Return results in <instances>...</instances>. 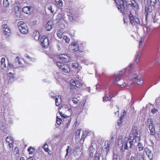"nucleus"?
<instances>
[{
	"label": "nucleus",
	"mask_w": 160,
	"mask_h": 160,
	"mask_svg": "<svg viewBox=\"0 0 160 160\" xmlns=\"http://www.w3.org/2000/svg\"><path fill=\"white\" fill-rule=\"evenodd\" d=\"M135 142L134 138H125L123 139L122 136H120L118 138V144L120 150L124 152L125 150L128 149L129 148H132V146Z\"/></svg>",
	"instance_id": "1"
},
{
	"label": "nucleus",
	"mask_w": 160,
	"mask_h": 160,
	"mask_svg": "<svg viewBox=\"0 0 160 160\" xmlns=\"http://www.w3.org/2000/svg\"><path fill=\"white\" fill-rule=\"evenodd\" d=\"M131 136L132 138H134L135 142H138L140 140L139 131L138 130L137 126H134L132 127L129 138H131Z\"/></svg>",
	"instance_id": "2"
},
{
	"label": "nucleus",
	"mask_w": 160,
	"mask_h": 160,
	"mask_svg": "<svg viewBox=\"0 0 160 160\" xmlns=\"http://www.w3.org/2000/svg\"><path fill=\"white\" fill-rule=\"evenodd\" d=\"M71 48L74 52L79 51L82 52L83 51V46L82 43L79 41H75L72 43Z\"/></svg>",
	"instance_id": "3"
},
{
	"label": "nucleus",
	"mask_w": 160,
	"mask_h": 160,
	"mask_svg": "<svg viewBox=\"0 0 160 160\" xmlns=\"http://www.w3.org/2000/svg\"><path fill=\"white\" fill-rule=\"evenodd\" d=\"M22 60L19 59L18 57H17L16 58L13 64L9 63L8 64V68H18L24 67L23 64L22 63Z\"/></svg>",
	"instance_id": "4"
},
{
	"label": "nucleus",
	"mask_w": 160,
	"mask_h": 160,
	"mask_svg": "<svg viewBox=\"0 0 160 160\" xmlns=\"http://www.w3.org/2000/svg\"><path fill=\"white\" fill-rule=\"evenodd\" d=\"M18 25V29L22 33L27 34L29 33V28L26 23L23 22H20Z\"/></svg>",
	"instance_id": "5"
},
{
	"label": "nucleus",
	"mask_w": 160,
	"mask_h": 160,
	"mask_svg": "<svg viewBox=\"0 0 160 160\" xmlns=\"http://www.w3.org/2000/svg\"><path fill=\"white\" fill-rule=\"evenodd\" d=\"M116 3L118 9L121 12H122L124 9L127 7V3L123 0H114Z\"/></svg>",
	"instance_id": "6"
},
{
	"label": "nucleus",
	"mask_w": 160,
	"mask_h": 160,
	"mask_svg": "<svg viewBox=\"0 0 160 160\" xmlns=\"http://www.w3.org/2000/svg\"><path fill=\"white\" fill-rule=\"evenodd\" d=\"M83 85V84L79 82L78 80H71V89L75 88V87L78 88H79L82 87Z\"/></svg>",
	"instance_id": "7"
},
{
	"label": "nucleus",
	"mask_w": 160,
	"mask_h": 160,
	"mask_svg": "<svg viewBox=\"0 0 160 160\" xmlns=\"http://www.w3.org/2000/svg\"><path fill=\"white\" fill-rule=\"evenodd\" d=\"M131 23L133 25L138 24L140 23L139 19L137 17L134 16L132 13L130 12L128 15Z\"/></svg>",
	"instance_id": "8"
},
{
	"label": "nucleus",
	"mask_w": 160,
	"mask_h": 160,
	"mask_svg": "<svg viewBox=\"0 0 160 160\" xmlns=\"http://www.w3.org/2000/svg\"><path fill=\"white\" fill-rule=\"evenodd\" d=\"M41 41L42 45L43 47L46 48L48 47L49 42L48 39L46 36H43L41 39Z\"/></svg>",
	"instance_id": "9"
},
{
	"label": "nucleus",
	"mask_w": 160,
	"mask_h": 160,
	"mask_svg": "<svg viewBox=\"0 0 160 160\" xmlns=\"http://www.w3.org/2000/svg\"><path fill=\"white\" fill-rule=\"evenodd\" d=\"M3 33L6 35L7 38H8L11 35V30L8 26L6 24L3 25Z\"/></svg>",
	"instance_id": "10"
},
{
	"label": "nucleus",
	"mask_w": 160,
	"mask_h": 160,
	"mask_svg": "<svg viewBox=\"0 0 160 160\" xmlns=\"http://www.w3.org/2000/svg\"><path fill=\"white\" fill-rule=\"evenodd\" d=\"M152 122V119L149 118L148 119V122L149 123L148 128L150 130L151 134L153 135L155 133V129Z\"/></svg>",
	"instance_id": "11"
},
{
	"label": "nucleus",
	"mask_w": 160,
	"mask_h": 160,
	"mask_svg": "<svg viewBox=\"0 0 160 160\" xmlns=\"http://www.w3.org/2000/svg\"><path fill=\"white\" fill-rule=\"evenodd\" d=\"M58 58L62 61L65 62H68L69 59V57L65 54L59 55L58 56Z\"/></svg>",
	"instance_id": "12"
},
{
	"label": "nucleus",
	"mask_w": 160,
	"mask_h": 160,
	"mask_svg": "<svg viewBox=\"0 0 160 160\" xmlns=\"http://www.w3.org/2000/svg\"><path fill=\"white\" fill-rule=\"evenodd\" d=\"M152 11V8L151 5H146L145 8V15L146 19L147 18L148 14H149Z\"/></svg>",
	"instance_id": "13"
},
{
	"label": "nucleus",
	"mask_w": 160,
	"mask_h": 160,
	"mask_svg": "<svg viewBox=\"0 0 160 160\" xmlns=\"http://www.w3.org/2000/svg\"><path fill=\"white\" fill-rule=\"evenodd\" d=\"M110 145V142L107 141L105 142L104 145L103 147V151L105 152L106 153H107L109 150V146Z\"/></svg>",
	"instance_id": "14"
},
{
	"label": "nucleus",
	"mask_w": 160,
	"mask_h": 160,
	"mask_svg": "<svg viewBox=\"0 0 160 160\" xmlns=\"http://www.w3.org/2000/svg\"><path fill=\"white\" fill-rule=\"evenodd\" d=\"M50 97L53 98L55 99V104L57 106H58L60 105L61 103V97L59 96H58L57 97V96H52L51 94L50 95Z\"/></svg>",
	"instance_id": "15"
},
{
	"label": "nucleus",
	"mask_w": 160,
	"mask_h": 160,
	"mask_svg": "<svg viewBox=\"0 0 160 160\" xmlns=\"http://www.w3.org/2000/svg\"><path fill=\"white\" fill-rule=\"evenodd\" d=\"M134 154L137 160H144V156L142 153L140 152L138 153L137 151H135Z\"/></svg>",
	"instance_id": "16"
},
{
	"label": "nucleus",
	"mask_w": 160,
	"mask_h": 160,
	"mask_svg": "<svg viewBox=\"0 0 160 160\" xmlns=\"http://www.w3.org/2000/svg\"><path fill=\"white\" fill-rule=\"evenodd\" d=\"M78 20V18L76 13L72 12L71 13V21L72 22H77Z\"/></svg>",
	"instance_id": "17"
},
{
	"label": "nucleus",
	"mask_w": 160,
	"mask_h": 160,
	"mask_svg": "<svg viewBox=\"0 0 160 160\" xmlns=\"http://www.w3.org/2000/svg\"><path fill=\"white\" fill-rule=\"evenodd\" d=\"M144 151L145 152L149 159L151 160L152 159V154L151 151L147 148H145Z\"/></svg>",
	"instance_id": "18"
},
{
	"label": "nucleus",
	"mask_w": 160,
	"mask_h": 160,
	"mask_svg": "<svg viewBox=\"0 0 160 160\" xmlns=\"http://www.w3.org/2000/svg\"><path fill=\"white\" fill-rule=\"evenodd\" d=\"M133 64H131L129 65L128 67L124 69L123 70H121L119 72V74H121L124 73L127 71H129L131 69V67L132 66Z\"/></svg>",
	"instance_id": "19"
},
{
	"label": "nucleus",
	"mask_w": 160,
	"mask_h": 160,
	"mask_svg": "<svg viewBox=\"0 0 160 160\" xmlns=\"http://www.w3.org/2000/svg\"><path fill=\"white\" fill-rule=\"evenodd\" d=\"M63 71L65 72H70V68L69 66L67 64H64L63 65V67L62 68Z\"/></svg>",
	"instance_id": "20"
},
{
	"label": "nucleus",
	"mask_w": 160,
	"mask_h": 160,
	"mask_svg": "<svg viewBox=\"0 0 160 160\" xmlns=\"http://www.w3.org/2000/svg\"><path fill=\"white\" fill-rule=\"evenodd\" d=\"M118 84L120 87L122 88L126 87L127 84L123 79H121Z\"/></svg>",
	"instance_id": "21"
},
{
	"label": "nucleus",
	"mask_w": 160,
	"mask_h": 160,
	"mask_svg": "<svg viewBox=\"0 0 160 160\" xmlns=\"http://www.w3.org/2000/svg\"><path fill=\"white\" fill-rule=\"evenodd\" d=\"M72 67L74 69H76L78 68V69L80 70L82 68V67L81 66H79L77 62H73L72 63Z\"/></svg>",
	"instance_id": "22"
},
{
	"label": "nucleus",
	"mask_w": 160,
	"mask_h": 160,
	"mask_svg": "<svg viewBox=\"0 0 160 160\" xmlns=\"http://www.w3.org/2000/svg\"><path fill=\"white\" fill-rule=\"evenodd\" d=\"M82 148L79 147H78L75 148L73 153L75 155H78L80 154L81 152Z\"/></svg>",
	"instance_id": "23"
},
{
	"label": "nucleus",
	"mask_w": 160,
	"mask_h": 160,
	"mask_svg": "<svg viewBox=\"0 0 160 160\" xmlns=\"http://www.w3.org/2000/svg\"><path fill=\"white\" fill-rule=\"evenodd\" d=\"M30 7L29 6H26L24 7L22 9V11L24 13L28 14L30 13Z\"/></svg>",
	"instance_id": "24"
},
{
	"label": "nucleus",
	"mask_w": 160,
	"mask_h": 160,
	"mask_svg": "<svg viewBox=\"0 0 160 160\" xmlns=\"http://www.w3.org/2000/svg\"><path fill=\"white\" fill-rule=\"evenodd\" d=\"M52 22L51 21H48L46 25V28L47 31H50L52 28Z\"/></svg>",
	"instance_id": "25"
},
{
	"label": "nucleus",
	"mask_w": 160,
	"mask_h": 160,
	"mask_svg": "<svg viewBox=\"0 0 160 160\" xmlns=\"http://www.w3.org/2000/svg\"><path fill=\"white\" fill-rule=\"evenodd\" d=\"M95 151V149L92 146H90L89 149V155L90 157H92L93 156V153Z\"/></svg>",
	"instance_id": "26"
},
{
	"label": "nucleus",
	"mask_w": 160,
	"mask_h": 160,
	"mask_svg": "<svg viewBox=\"0 0 160 160\" xmlns=\"http://www.w3.org/2000/svg\"><path fill=\"white\" fill-rule=\"evenodd\" d=\"M111 98V97L110 96L109 94L107 93L104 97H103V100L104 102H107L110 100Z\"/></svg>",
	"instance_id": "27"
},
{
	"label": "nucleus",
	"mask_w": 160,
	"mask_h": 160,
	"mask_svg": "<svg viewBox=\"0 0 160 160\" xmlns=\"http://www.w3.org/2000/svg\"><path fill=\"white\" fill-rule=\"evenodd\" d=\"M5 59L4 58H1V67L2 68H3L6 67V65L5 63Z\"/></svg>",
	"instance_id": "28"
},
{
	"label": "nucleus",
	"mask_w": 160,
	"mask_h": 160,
	"mask_svg": "<svg viewBox=\"0 0 160 160\" xmlns=\"http://www.w3.org/2000/svg\"><path fill=\"white\" fill-rule=\"evenodd\" d=\"M80 97H77L73 98H72V101L74 104H77L80 100Z\"/></svg>",
	"instance_id": "29"
},
{
	"label": "nucleus",
	"mask_w": 160,
	"mask_h": 160,
	"mask_svg": "<svg viewBox=\"0 0 160 160\" xmlns=\"http://www.w3.org/2000/svg\"><path fill=\"white\" fill-rule=\"evenodd\" d=\"M132 7L134 10H137L139 8V6L137 3H132Z\"/></svg>",
	"instance_id": "30"
},
{
	"label": "nucleus",
	"mask_w": 160,
	"mask_h": 160,
	"mask_svg": "<svg viewBox=\"0 0 160 160\" xmlns=\"http://www.w3.org/2000/svg\"><path fill=\"white\" fill-rule=\"evenodd\" d=\"M62 34L63 32L62 30H58L57 32V36L59 38H62Z\"/></svg>",
	"instance_id": "31"
},
{
	"label": "nucleus",
	"mask_w": 160,
	"mask_h": 160,
	"mask_svg": "<svg viewBox=\"0 0 160 160\" xmlns=\"http://www.w3.org/2000/svg\"><path fill=\"white\" fill-rule=\"evenodd\" d=\"M124 115L121 116L120 117L118 121L117 122V125L118 126H120L122 122V120L124 118Z\"/></svg>",
	"instance_id": "32"
},
{
	"label": "nucleus",
	"mask_w": 160,
	"mask_h": 160,
	"mask_svg": "<svg viewBox=\"0 0 160 160\" xmlns=\"http://www.w3.org/2000/svg\"><path fill=\"white\" fill-rule=\"evenodd\" d=\"M54 77L56 79H58L60 78L61 73L57 72H55L54 74Z\"/></svg>",
	"instance_id": "33"
},
{
	"label": "nucleus",
	"mask_w": 160,
	"mask_h": 160,
	"mask_svg": "<svg viewBox=\"0 0 160 160\" xmlns=\"http://www.w3.org/2000/svg\"><path fill=\"white\" fill-rule=\"evenodd\" d=\"M141 55V53L140 52H139L138 53V55L136 56V58L135 59V62L136 63H138L139 61V59Z\"/></svg>",
	"instance_id": "34"
},
{
	"label": "nucleus",
	"mask_w": 160,
	"mask_h": 160,
	"mask_svg": "<svg viewBox=\"0 0 160 160\" xmlns=\"http://www.w3.org/2000/svg\"><path fill=\"white\" fill-rule=\"evenodd\" d=\"M28 150L29 152V154H32L35 151V149L31 147H29Z\"/></svg>",
	"instance_id": "35"
},
{
	"label": "nucleus",
	"mask_w": 160,
	"mask_h": 160,
	"mask_svg": "<svg viewBox=\"0 0 160 160\" xmlns=\"http://www.w3.org/2000/svg\"><path fill=\"white\" fill-rule=\"evenodd\" d=\"M3 6L5 8H7L9 5V3L8 0H3Z\"/></svg>",
	"instance_id": "36"
},
{
	"label": "nucleus",
	"mask_w": 160,
	"mask_h": 160,
	"mask_svg": "<svg viewBox=\"0 0 160 160\" xmlns=\"http://www.w3.org/2000/svg\"><path fill=\"white\" fill-rule=\"evenodd\" d=\"M138 75L136 74H134L132 78H130L131 81H133L134 80H137L138 78Z\"/></svg>",
	"instance_id": "37"
},
{
	"label": "nucleus",
	"mask_w": 160,
	"mask_h": 160,
	"mask_svg": "<svg viewBox=\"0 0 160 160\" xmlns=\"http://www.w3.org/2000/svg\"><path fill=\"white\" fill-rule=\"evenodd\" d=\"M138 149L140 151L142 150L143 148V145L141 143H138Z\"/></svg>",
	"instance_id": "38"
},
{
	"label": "nucleus",
	"mask_w": 160,
	"mask_h": 160,
	"mask_svg": "<svg viewBox=\"0 0 160 160\" xmlns=\"http://www.w3.org/2000/svg\"><path fill=\"white\" fill-rule=\"evenodd\" d=\"M8 77H9V79L11 80H13V74L10 72L8 74Z\"/></svg>",
	"instance_id": "39"
},
{
	"label": "nucleus",
	"mask_w": 160,
	"mask_h": 160,
	"mask_svg": "<svg viewBox=\"0 0 160 160\" xmlns=\"http://www.w3.org/2000/svg\"><path fill=\"white\" fill-rule=\"evenodd\" d=\"M62 14L59 13L57 16V18H56V20L57 22H59L60 20L62 18Z\"/></svg>",
	"instance_id": "40"
},
{
	"label": "nucleus",
	"mask_w": 160,
	"mask_h": 160,
	"mask_svg": "<svg viewBox=\"0 0 160 160\" xmlns=\"http://www.w3.org/2000/svg\"><path fill=\"white\" fill-rule=\"evenodd\" d=\"M121 78H117L113 80V83L114 84H118L119 83V82L120 81V80H121Z\"/></svg>",
	"instance_id": "41"
},
{
	"label": "nucleus",
	"mask_w": 160,
	"mask_h": 160,
	"mask_svg": "<svg viewBox=\"0 0 160 160\" xmlns=\"http://www.w3.org/2000/svg\"><path fill=\"white\" fill-rule=\"evenodd\" d=\"M100 156L101 155L99 153H96L95 155V158L94 160H100Z\"/></svg>",
	"instance_id": "42"
},
{
	"label": "nucleus",
	"mask_w": 160,
	"mask_h": 160,
	"mask_svg": "<svg viewBox=\"0 0 160 160\" xmlns=\"http://www.w3.org/2000/svg\"><path fill=\"white\" fill-rule=\"evenodd\" d=\"M136 82L139 85H141L143 83V80L142 79H138Z\"/></svg>",
	"instance_id": "43"
},
{
	"label": "nucleus",
	"mask_w": 160,
	"mask_h": 160,
	"mask_svg": "<svg viewBox=\"0 0 160 160\" xmlns=\"http://www.w3.org/2000/svg\"><path fill=\"white\" fill-rule=\"evenodd\" d=\"M62 122V120L61 118H58V116H57L56 118V122L57 124L58 125H60Z\"/></svg>",
	"instance_id": "44"
},
{
	"label": "nucleus",
	"mask_w": 160,
	"mask_h": 160,
	"mask_svg": "<svg viewBox=\"0 0 160 160\" xmlns=\"http://www.w3.org/2000/svg\"><path fill=\"white\" fill-rule=\"evenodd\" d=\"M63 38L65 40L66 43H69V42L70 39L67 36H64Z\"/></svg>",
	"instance_id": "45"
},
{
	"label": "nucleus",
	"mask_w": 160,
	"mask_h": 160,
	"mask_svg": "<svg viewBox=\"0 0 160 160\" xmlns=\"http://www.w3.org/2000/svg\"><path fill=\"white\" fill-rule=\"evenodd\" d=\"M118 154L114 152L113 157V160H118Z\"/></svg>",
	"instance_id": "46"
},
{
	"label": "nucleus",
	"mask_w": 160,
	"mask_h": 160,
	"mask_svg": "<svg viewBox=\"0 0 160 160\" xmlns=\"http://www.w3.org/2000/svg\"><path fill=\"white\" fill-rule=\"evenodd\" d=\"M64 65L62 63L60 62H58L57 63V66L60 68L62 69L63 67V65Z\"/></svg>",
	"instance_id": "47"
},
{
	"label": "nucleus",
	"mask_w": 160,
	"mask_h": 160,
	"mask_svg": "<svg viewBox=\"0 0 160 160\" xmlns=\"http://www.w3.org/2000/svg\"><path fill=\"white\" fill-rule=\"evenodd\" d=\"M43 148L44 149V150L46 152H48L49 151V149L48 148V145L46 144V143L44 144L43 146Z\"/></svg>",
	"instance_id": "48"
},
{
	"label": "nucleus",
	"mask_w": 160,
	"mask_h": 160,
	"mask_svg": "<svg viewBox=\"0 0 160 160\" xmlns=\"http://www.w3.org/2000/svg\"><path fill=\"white\" fill-rule=\"evenodd\" d=\"M12 138L11 137H7L6 139V141L8 143H9L11 142H13L12 140Z\"/></svg>",
	"instance_id": "49"
},
{
	"label": "nucleus",
	"mask_w": 160,
	"mask_h": 160,
	"mask_svg": "<svg viewBox=\"0 0 160 160\" xmlns=\"http://www.w3.org/2000/svg\"><path fill=\"white\" fill-rule=\"evenodd\" d=\"M150 1L151 5L154 6L156 3L157 0H150Z\"/></svg>",
	"instance_id": "50"
},
{
	"label": "nucleus",
	"mask_w": 160,
	"mask_h": 160,
	"mask_svg": "<svg viewBox=\"0 0 160 160\" xmlns=\"http://www.w3.org/2000/svg\"><path fill=\"white\" fill-rule=\"evenodd\" d=\"M25 57L26 58L27 60L29 61H32L33 60H34V59H32L29 56H28L27 55H26V56H25Z\"/></svg>",
	"instance_id": "51"
},
{
	"label": "nucleus",
	"mask_w": 160,
	"mask_h": 160,
	"mask_svg": "<svg viewBox=\"0 0 160 160\" xmlns=\"http://www.w3.org/2000/svg\"><path fill=\"white\" fill-rule=\"evenodd\" d=\"M56 4L57 5H58L60 7H62L63 6V2L62 0H60V1L58 2H57Z\"/></svg>",
	"instance_id": "52"
},
{
	"label": "nucleus",
	"mask_w": 160,
	"mask_h": 160,
	"mask_svg": "<svg viewBox=\"0 0 160 160\" xmlns=\"http://www.w3.org/2000/svg\"><path fill=\"white\" fill-rule=\"evenodd\" d=\"M86 132H83V134H82V135L81 140L83 139V141H84V138L86 137Z\"/></svg>",
	"instance_id": "53"
},
{
	"label": "nucleus",
	"mask_w": 160,
	"mask_h": 160,
	"mask_svg": "<svg viewBox=\"0 0 160 160\" xmlns=\"http://www.w3.org/2000/svg\"><path fill=\"white\" fill-rule=\"evenodd\" d=\"M81 129H78L75 133V135H78L80 136V133L81 131Z\"/></svg>",
	"instance_id": "54"
},
{
	"label": "nucleus",
	"mask_w": 160,
	"mask_h": 160,
	"mask_svg": "<svg viewBox=\"0 0 160 160\" xmlns=\"http://www.w3.org/2000/svg\"><path fill=\"white\" fill-rule=\"evenodd\" d=\"M151 112L153 114H155L158 112V110L156 108H154L152 109Z\"/></svg>",
	"instance_id": "55"
},
{
	"label": "nucleus",
	"mask_w": 160,
	"mask_h": 160,
	"mask_svg": "<svg viewBox=\"0 0 160 160\" xmlns=\"http://www.w3.org/2000/svg\"><path fill=\"white\" fill-rule=\"evenodd\" d=\"M59 27L62 29H63L65 28V26L63 23H60L59 24Z\"/></svg>",
	"instance_id": "56"
},
{
	"label": "nucleus",
	"mask_w": 160,
	"mask_h": 160,
	"mask_svg": "<svg viewBox=\"0 0 160 160\" xmlns=\"http://www.w3.org/2000/svg\"><path fill=\"white\" fill-rule=\"evenodd\" d=\"M60 115L62 117H64L65 118H67L68 117H69V116H66L64 114H63L62 112H59Z\"/></svg>",
	"instance_id": "57"
},
{
	"label": "nucleus",
	"mask_w": 160,
	"mask_h": 160,
	"mask_svg": "<svg viewBox=\"0 0 160 160\" xmlns=\"http://www.w3.org/2000/svg\"><path fill=\"white\" fill-rule=\"evenodd\" d=\"M83 62L86 65H88L89 64V61L88 60L85 59L83 60Z\"/></svg>",
	"instance_id": "58"
},
{
	"label": "nucleus",
	"mask_w": 160,
	"mask_h": 160,
	"mask_svg": "<svg viewBox=\"0 0 160 160\" xmlns=\"http://www.w3.org/2000/svg\"><path fill=\"white\" fill-rule=\"evenodd\" d=\"M14 153H15L16 154L18 153L19 151L17 148H15L14 150Z\"/></svg>",
	"instance_id": "59"
},
{
	"label": "nucleus",
	"mask_w": 160,
	"mask_h": 160,
	"mask_svg": "<svg viewBox=\"0 0 160 160\" xmlns=\"http://www.w3.org/2000/svg\"><path fill=\"white\" fill-rule=\"evenodd\" d=\"M80 138V136L78 135H75V139L76 141H78Z\"/></svg>",
	"instance_id": "60"
},
{
	"label": "nucleus",
	"mask_w": 160,
	"mask_h": 160,
	"mask_svg": "<svg viewBox=\"0 0 160 160\" xmlns=\"http://www.w3.org/2000/svg\"><path fill=\"white\" fill-rule=\"evenodd\" d=\"M34 39L36 40H38L39 38V33H38L37 35L35 36H34Z\"/></svg>",
	"instance_id": "61"
},
{
	"label": "nucleus",
	"mask_w": 160,
	"mask_h": 160,
	"mask_svg": "<svg viewBox=\"0 0 160 160\" xmlns=\"http://www.w3.org/2000/svg\"><path fill=\"white\" fill-rule=\"evenodd\" d=\"M144 41V39L143 38H141L139 41V45H141Z\"/></svg>",
	"instance_id": "62"
},
{
	"label": "nucleus",
	"mask_w": 160,
	"mask_h": 160,
	"mask_svg": "<svg viewBox=\"0 0 160 160\" xmlns=\"http://www.w3.org/2000/svg\"><path fill=\"white\" fill-rule=\"evenodd\" d=\"M48 9L50 10L52 13H53L54 12V11L52 10V6H50V7L48 8Z\"/></svg>",
	"instance_id": "63"
},
{
	"label": "nucleus",
	"mask_w": 160,
	"mask_h": 160,
	"mask_svg": "<svg viewBox=\"0 0 160 160\" xmlns=\"http://www.w3.org/2000/svg\"><path fill=\"white\" fill-rule=\"evenodd\" d=\"M12 142H13L12 141V142H11L9 143L8 145H9V146L10 148H12L13 147V145L12 143Z\"/></svg>",
	"instance_id": "64"
}]
</instances>
